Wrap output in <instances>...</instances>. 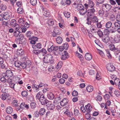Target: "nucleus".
<instances>
[{
    "label": "nucleus",
    "instance_id": "nucleus-1",
    "mask_svg": "<svg viewBox=\"0 0 120 120\" xmlns=\"http://www.w3.org/2000/svg\"><path fill=\"white\" fill-rule=\"evenodd\" d=\"M11 16L9 12H6L0 14V21L4 19L7 20L10 19Z\"/></svg>",
    "mask_w": 120,
    "mask_h": 120
},
{
    "label": "nucleus",
    "instance_id": "nucleus-2",
    "mask_svg": "<svg viewBox=\"0 0 120 120\" xmlns=\"http://www.w3.org/2000/svg\"><path fill=\"white\" fill-rule=\"evenodd\" d=\"M43 61L46 64L50 62L52 63L54 62L52 60V56L51 55L47 54L45 55Z\"/></svg>",
    "mask_w": 120,
    "mask_h": 120
},
{
    "label": "nucleus",
    "instance_id": "nucleus-3",
    "mask_svg": "<svg viewBox=\"0 0 120 120\" xmlns=\"http://www.w3.org/2000/svg\"><path fill=\"white\" fill-rule=\"evenodd\" d=\"M13 73L11 70H7L5 73L2 74V76L4 77L7 76V77H12L13 75Z\"/></svg>",
    "mask_w": 120,
    "mask_h": 120
},
{
    "label": "nucleus",
    "instance_id": "nucleus-4",
    "mask_svg": "<svg viewBox=\"0 0 120 120\" xmlns=\"http://www.w3.org/2000/svg\"><path fill=\"white\" fill-rule=\"evenodd\" d=\"M94 4L93 0H88L87 3L85 4L84 5L86 8H88V7L92 8L94 7Z\"/></svg>",
    "mask_w": 120,
    "mask_h": 120
},
{
    "label": "nucleus",
    "instance_id": "nucleus-5",
    "mask_svg": "<svg viewBox=\"0 0 120 120\" xmlns=\"http://www.w3.org/2000/svg\"><path fill=\"white\" fill-rule=\"evenodd\" d=\"M102 9L106 11H109L111 8L112 6L110 4L106 3L103 4L102 5Z\"/></svg>",
    "mask_w": 120,
    "mask_h": 120
},
{
    "label": "nucleus",
    "instance_id": "nucleus-6",
    "mask_svg": "<svg viewBox=\"0 0 120 120\" xmlns=\"http://www.w3.org/2000/svg\"><path fill=\"white\" fill-rule=\"evenodd\" d=\"M39 101L42 105H46L49 101L46 99L43 95H41V97Z\"/></svg>",
    "mask_w": 120,
    "mask_h": 120
},
{
    "label": "nucleus",
    "instance_id": "nucleus-7",
    "mask_svg": "<svg viewBox=\"0 0 120 120\" xmlns=\"http://www.w3.org/2000/svg\"><path fill=\"white\" fill-rule=\"evenodd\" d=\"M95 11V10L94 8L89 9L87 11V16L88 17H90L93 16L94 15Z\"/></svg>",
    "mask_w": 120,
    "mask_h": 120
},
{
    "label": "nucleus",
    "instance_id": "nucleus-8",
    "mask_svg": "<svg viewBox=\"0 0 120 120\" xmlns=\"http://www.w3.org/2000/svg\"><path fill=\"white\" fill-rule=\"evenodd\" d=\"M106 68L108 71H112L115 70V67L113 66L112 64L109 63L107 65Z\"/></svg>",
    "mask_w": 120,
    "mask_h": 120
},
{
    "label": "nucleus",
    "instance_id": "nucleus-9",
    "mask_svg": "<svg viewBox=\"0 0 120 120\" xmlns=\"http://www.w3.org/2000/svg\"><path fill=\"white\" fill-rule=\"evenodd\" d=\"M69 57V56L68 54L66 51H64L61 56L62 60H64L67 59Z\"/></svg>",
    "mask_w": 120,
    "mask_h": 120
},
{
    "label": "nucleus",
    "instance_id": "nucleus-10",
    "mask_svg": "<svg viewBox=\"0 0 120 120\" xmlns=\"http://www.w3.org/2000/svg\"><path fill=\"white\" fill-rule=\"evenodd\" d=\"M59 48L58 46H55L53 45L47 49V51L49 52H52L54 51L57 50Z\"/></svg>",
    "mask_w": 120,
    "mask_h": 120
},
{
    "label": "nucleus",
    "instance_id": "nucleus-11",
    "mask_svg": "<svg viewBox=\"0 0 120 120\" xmlns=\"http://www.w3.org/2000/svg\"><path fill=\"white\" fill-rule=\"evenodd\" d=\"M47 108L48 110H52L55 107V106L53 104H52L49 101L46 105Z\"/></svg>",
    "mask_w": 120,
    "mask_h": 120
},
{
    "label": "nucleus",
    "instance_id": "nucleus-12",
    "mask_svg": "<svg viewBox=\"0 0 120 120\" xmlns=\"http://www.w3.org/2000/svg\"><path fill=\"white\" fill-rule=\"evenodd\" d=\"M114 43H117L120 42V35L117 34L116 35L114 38Z\"/></svg>",
    "mask_w": 120,
    "mask_h": 120
},
{
    "label": "nucleus",
    "instance_id": "nucleus-13",
    "mask_svg": "<svg viewBox=\"0 0 120 120\" xmlns=\"http://www.w3.org/2000/svg\"><path fill=\"white\" fill-rule=\"evenodd\" d=\"M102 39L104 42L107 43L109 41V38L108 35H105L102 37Z\"/></svg>",
    "mask_w": 120,
    "mask_h": 120
},
{
    "label": "nucleus",
    "instance_id": "nucleus-14",
    "mask_svg": "<svg viewBox=\"0 0 120 120\" xmlns=\"http://www.w3.org/2000/svg\"><path fill=\"white\" fill-rule=\"evenodd\" d=\"M68 100L66 98L63 99L60 102L61 105L62 106H65L68 104Z\"/></svg>",
    "mask_w": 120,
    "mask_h": 120
},
{
    "label": "nucleus",
    "instance_id": "nucleus-15",
    "mask_svg": "<svg viewBox=\"0 0 120 120\" xmlns=\"http://www.w3.org/2000/svg\"><path fill=\"white\" fill-rule=\"evenodd\" d=\"M86 112L87 114H89L90 111L92 109V107L89 104H88L85 106Z\"/></svg>",
    "mask_w": 120,
    "mask_h": 120
},
{
    "label": "nucleus",
    "instance_id": "nucleus-16",
    "mask_svg": "<svg viewBox=\"0 0 120 120\" xmlns=\"http://www.w3.org/2000/svg\"><path fill=\"white\" fill-rule=\"evenodd\" d=\"M47 96L48 98L50 100L53 99L54 97L53 94L51 92H49L48 93Z\"/></svg>",
    "mask_w": 120,
    "mask_h": 120
},
{
    "label": "nucleus",
    "instance_id": "nucleus-17",
    "mask_svg": "<svg viewBox=\"0 0 120 120\" xmlns=\"http://www.w3.org/2000/svg\"><path fill=\"white\" fill-rule=\"evenodd\" d=\"M42 45L40 43L37 44L36 45H32V48L34 49L38 48L40 49L42 48Z\"/></svg>",
    "mask_w": 120,
    "mask_h": 120
},
{
    "label": "nucleus",
    "instance_id": "nucleus-18",
    "mask_svg": "<svg viewBox=\"0 0 120 120\" xmlns=\"http://www.w3.org/2000/svg\"><path fill=\"white\" fill-rule=\"evenodd\" d=\"M85 59L87 60H90L92 58L91 54L88 53H87L85 54Z\"/></svg>",
    "mask_w": 120,
    "mask_h": 120
},
{
    "label": "nucleus",
    "instance_id": "nucleus-19",
    "mask_svg": "<svg viewBox=\"0 0 120 120\" xmlns=\"http://www.w3.org/2000/svg\"><path fill=\"white\" fill-rule=\"evenodd\" d=\"M112 51L113 52L114 54L116 57H117L119 55V54L120 53V50L119 49L116 48Z\"/></svg>",
    "mask_w": 120,
    "mask_h": 120
},
{
    "label": "nucleus",
    "instance_id": "nucleus-20",
    "mask_svg": "<svg viewBox=\"0 0 120 120\" xmlns=\"http://www.w3.org/2000/svg\"><path fill=\"white\" fill-rule=\"evenodd\" d=\"M45 110L44 108H41L39 110V114L41 116H43L45 113Z\"/></svg>",
    "mask_w": 120,
    "mask_h": 120
},
{
    "label": "nucleus",
    "instance_id": "nucleus-21",
    "mask_svg": "<svg viewBox=\"0 0 120 120\" xmlns=\"http://www.w3.org/2000/svg\"><path fill=\"white\" fill-rule=\"evenodd\" d=\"M40 54L44 56L47 53V51L46 49H44L43 48L41 50H39Z\"/></svg>",
    "mask_w": 120,
    "mask_h": 120
},
{
    "label": "nucleus",
    "instance_id": "nucleus-22",
    "mask_svg": "<svg viewBox=\"0 0 120 120\" xmlns=\"http://www.w3.org/2000/svg\"><path fill=\"white\" fill-rule=\"evenodd\" d=\"M104 0H96V6L98 7H99L100 4H102L104 3Z\"/></svg>",
    "mask_w": 120,
    "mask_h": 120
},
{
    "label": "nucleus",
    "instance_id": "nucleus-23",
    "mask_svg": "<svg viewBox=\"0 0 120 120\" xmlns=\"http://www.w3.org/2000/svg\"><path fill=\"white\" fill-rule=\"evenodd\" d=\"M6 112L8 114H11L13 112V110L12 108L10 106L8 107L6 109Z\"/></svg>",
    "mask_w": 120,
    "mask_h": 120
},
{
    "label": "nucleus",
    "instance_id": "nucleus-24",
    "mask_svg": "<svg viewBox=\"0 0 120 120\" xmlns=\"http://www.w3.org/2000/svg\"><path fill=\"white\" fill-rule=\"evenodd\" d=\"M87 11V9L85 8H83L81 10H80L79 13L81 15H83L85 14Z\"/></svg>",
    "mask_w": 120,
    "mask_h": 120
},
{
    "label": "nucleus",
    "instance_id": "nucleus-25",
    "mask_svg": "<svg viewBox=\"0 0 120 120\" xmlns=\"http://www.w3.org/2000/svg\"><path fill=\"white\" fill-rule=\"evenodd\" d=\"M56 41L58 44H60L62 43L63 40L61 37H58L56 39Z\"/></svg>",
    "mask_w": 120,
    "mask_h": 120
},
{
    "label": "nucleus",
    "instance_id": "nucleus-26",
    "mask_svg": "<svg viewBox=\"0 0 120 120\" xmlns=\"http://www.w3.org/2000/svg\"><path fill=\"white\" fill-rule=\"evenodd\" d=\"M18 21L19 23L21 25V26H22L24 24L25 21L22 18H21L19 19Z\"/></svg>",
    "mask_w": 120,
    "mask_h": 120
},
{
    "label": "nucleus",
    "instance_id": "nucleus-27",
    "mask_svg": "<svg viewBox=\"0 0 120 120\" xmlns=\"http://www.w3.org/2000/svg\"><path fill=\"white\" fill-rule=\"evenodd\" d=\"M112 23L110 21H109L106 23L105 26L107 28H110L112 27Z\"/></svg>",
    "mask_w": 120,
    "mask_h": 120
},
{
    "label": "nucleus",
    "instance_id": "nucleus-28",
    "mask_svg": "<svg viewBox=\"0 0 120 120\" xmlns=\"http://www.w3.org/2000/svg\"><path fill=\"white\" fill-rule=\"evenodd\" d=\"M11 24L12 27H14L15 25L17 24L15 20L14 19H12L11 21Z\"/></svg>",
    "mask_w": 120,
    "mask_h": 120
},
{
    "label": "nucleus",
    "instance_id": "nucleus-29",
    "mask_svg": "<svg viewBox=\"0 0 120 120\" xmlns=\"http://www.w3.org/2000/svg\"><path fill=\"white\" fill-rule=\"evenodd\" d=\"M32 34L30 31L27 32L26 34V36L28 38H29V40L30 39V38H31L32 36Z\"/></svg>",
    "mask_w": 120,
    "mask_h": 120
},
{
    "label": "nucleus",
    "instance_id": "nucleus-30",
    "mask_svg": "<svg viewBox=\"0 0 120 120\" xmlns=\"http://www.w3.org/2000/svg\"><path fill=\"white\" fill-rule=\"evenodd\" d=\"M115 77L114 79L115 80L114 81V83L116 85H118L120 83V79L116 78V77L115 76Z\"/></svg>",
    "mask_w": 120,
    "mask_h": 120
},
{
    "label": "nucleus",
    "instance_id": "nucleus-31",
    "mask_svg": "<svg viewBox=\"0 0 120 120\" xmlns=\"http://www.w3.org/2000/svg\"><path fill=\"white\" fill-rule=\"evenodd\" d=\"M77 10L79 11L84 8L82 5L81 4H78L77 5Z\"/></svg>",
    "mask_w": 120,
    "mask_h": 120
},
{
    "label": "nucleus",
    "instance_id": "nucleus-32",
    "mask_svg": "<svg viewBox=\"0 0 120 120\" xmlns=\"http://www.w3.org/2000/svg\"><path fill=\"white\" fill-rule=\"evenodd\" d=\"M17 51L18 53L20 55H22L24 53V52L22 49H18Z\"/></svg>",
    "mask_w": 120,
    "mask_h": 120
},
{
    "label": "nucleus",
    "instance_id": "nucleus-33",
    "mask_svg": "<svg viewBox=\"0 0 120 120\" xmlns=\"http://www.w3.org/2000/svg\"><path fill=\"white\" fill-rule=\"evenodd\" d=\"M110 50L112 51L114 50L116 48L115 47V45L113 44H110L109 45Z\"/></svg>",
    "mask_w": 120,
    "mask_h": 120
},
{
    "label": "nucleus",
    "instance_id": "nucleus-34",
    "mask_svg": "<svg viewBox=\"0 0 120 120\" xmlns=\"http://www.w3.org/2000/svg\"><path fill=\"white\" fill-rule=\"evenodd\" d=\"M32 87L34 89L36 90L39 89L38 85L35 84H33L32 85Z\"/></svg>",
    "mask_w": 120,
    "mask_h": 120
},
{
    "label": "nucleus",
    "instance_id": "nucleus-35",
    "mask_svg": "<svg viewBox=\"0 0 120 120\" xmlns=\"http://www.w3.org/2000/svg\"><path fill=\"white\" fill-rule=\"evenodd\" d=\"M23 9L21 7L18 8L17 10L18 12L20 14H22L23 12Z\"/></svg>",
    "mask_w": 120,
    "mask_h": 120
},
{
    "label": "nucleus",
    "instance_id": "nucleus-36",
    "mask_svg": "<svg viewBox=\"0 0 120 120\" xmlns=\"http://www.w3.org/2000/svg\"><path fill=\"white\" fill-rule=\"evenodd\" d=\"M30 1L31 4L33 6L36 5L37 3V0H30Z\"/></svg>",
    "mask_w": 120,
    "mask_h": 120
},
{
    "label": "nucleus",
    "instance_id": "nucleus-37",
    "mask_svg": "<svg viewBox=\"0 0 120 120\" xmlns=\"http://www.w3.org/2000/svg\"><path fill=\"white\" fill-rule=\"evenodd\" d=\"M63 65V62L61 61H60L58 63L57 65V69H60L62 67Z\"/></svg>",
    "mask_w": 120,
    "mask_h": 120
},
{
    "label": "nucleus",
    "instance_id": "nucleus-38",
    "mask_svg": "<svg viewBox=\"0 0 120 120\" xmlns=\"http://www.w3.org/2000/svg\"><path fill=\"white\" fill-rule=\"evenodd\" d=\"M30 26L29 24L26 21L25 22V23H24L23 25H22V26L24 27V28H27L29 27Z\"/></svg>",
    "mask_w": 120,
    "mask_h": 120
},
{
    "label": "nucleus",
    "instance_id": "nucleus-39",
    "mask_svg": "<svg viewBox=\"0 0 120 120\" xmlns=\"http://www.w3.org/2000/svg\"><path fill=\"white\" fill-rule=\"evenodd\" d=\"M22 95L24 97H26L28 95V92L25 90L23 91L21 93Z\"/></svg>",
    "mask_w": 120,
    "mask_h": 120
},
{
    "label": "nucleus",
    "instance_id": "nucleus-40",
    "mask_svg": "<svg viewBox=\"0 0 120 120\" xmlns=\"http://www.w3.org/2000/svg\"><path fill=\"white\" fill-rule=\"evenodd\" d=\"M48 24L51 26H52L54 24V22L53 20L52 19H50L48 20Z\"/></svg>",
    "mask_w": 120,
    "mask_h": 120
},
{
    "label": "nucleus",
    "instance_id": "nucleus-41",
    "mask_svg": "<svg viewBox=\"0 0 120 120\" xmlns=\"http://www.w3.org/2000/svg\"><path fill=\"white\" fill-rule=\"evenodd\" d=\"M64 49L66 50H67L69 47V45L66 42L63 44V46Z\"/></svg>",
    "mask_w": 120,
    "mask_h": 120
},
{
    "label": "nucleus",
    "instance_id": "nucleus-42",
    "mask_svg": "<svg viewBox=\"0 0 120 120\" xmlns=\"http://www.w3.org/2000/svg\"><path fill=\"white\" fill-rule=\"evenodd\" d=\"M103 10L102 9V10H101L99 11V14L101 16H103L104 14L105 11Z\"/></svg>",
    "mask_w": 120,
    "mask_h": 120
},
{
    "label": "nucleus",
    "instance_id": "nucleus-43",
    "mask_svg": "<svg viewBox=\"0 0 120 120\" xmlns=\"http://www.w3.org/2000/svg\"><path fill=\"white\" fill-rule=\"evenodd\" d=\"M6 66L7 64L6 63H4L3 62V63L2 64H0V67L2 69L6 68Z\"/></svg>",
    "mask_w": 120,
    "mask_h": 120
},
{
    "label": "nucleus",
    "instance_id": "nucleus-44",
    "mask_svg": "<svg viewBox=\"0 0 120 120\" xmlns=\"http://www.w3.org/2000/svg\"><path fill=\"white\" fill-rule=\"evenodd\" d=\"M20 63V62L18 61H15L14 63L15 66L16 67L19 68L21 66V64Z\"/></svg>",
    "mask_w": 120,
    "mask_h": 120
},
{
    "label": "nucleus",
    "instance_id": "nucleus-45",
    "mask_svg": "<svg viewBox=\"0 0 120 120\" xmlns=\"http://www.w3.org/2000/svg\"><path fill=\"white\" fill-rule=\"evenodd\" d=\"M98 34L99 35V36L100 37H102L103 36V34L102 32L100 30H99L98 32Z\"/></svg>",
    "mask_w": 120,
    "mask_h": 120
},
{
    "label": "nucleus",
    "instance_id": "nucleus-46",
    "mask_svg": "<svg viewBox=\"0 0 120 120\" xmlns=\"http://www.w3.org/2000/svg\"><path fill=\"white\" fill-rule=\"evenodd\" d=\"M36 104L35 103L32 102L30 104L31 107L32 109H34L36 107Z\"/></svg>",
    "mask_w": 120,
    "mask_h": 120
},
{
    "label": "nucleus",
    "instance_id": "nucleus-47",
    "mask_svg": "<svg viewBox=\"0 0 120 120\" xmlns=\"http://www.w3.org/2000/svg\"><path fill=\"white\" fill-rule=\"evenodd\" d=\"M11 104L13 106H17L18 105L17 101L16 100H14L12 102Z\"/></svg>",
    "mask_w": 120,
    "mask_h": 120
},
{
    "label": "nucleus",
    "instance_id": "nucleus-48",
    "mask_svg": "<svg viewBox=\"0 0 120 120\" xmlns=\"http://www.w3.org/2000/svg\"><path fill=\"white\" fill-rule=\"evenodd\" d=\"M19 34V32L18 31H15L14 33V36L17 38Z\"/></svg>",
    "mask_w": 120,
    "mask_h": 120
},
{
    "label": "nucleus",
    "instance_id": "nucleus-49",
    "mask_svg": "<svg viewBox=\"0 0 120 120\" xmlns=\"http://www.w3.org/2000/svg\"><path fill=\"white\" fill-rule=\"evenodd\" d=\"M74 114L75 116H78L79 114H80L79 112V110L77 109H74Z\"/></svg>",
    "mask_w": 120,
    "mask_h": 120
},
{
    "label": "nucleus",
    "instance_id": "nucleus-50",
    "mask_svg": "<svg viewBox=\"0 0 120 120\" xmlns=\"http://www.w3.org/2000/svg\"><path fill=\"white\" fill-rule=\"evenodd\" d=\"M33 54L36 55L40 54L39 50H33Z\"/></svg>",
    "mask_w": 120,
    "mask_h": 120
},
{
    "label": "nucleus",
    "instance_id": "nucleus-51",
    "mask_svg": "<svg viewBox=\"0 0 120 120\" xmlns=\"http://www.w3.org/2000/svg\"><path fill=\"white\" fill-rule=\"evenodd\" d=\"M76 55L80 59L81 61H82L83 60V58L82 56L79 53H76Z\"/></svg>",
    "mask_w": 120,
    "mask_h": 120
},
{
    "label": "nucleus",
    "instance_id": "nucleus-52",
    "mask_svg": "<svg viewBox=\"0 0 120 120\" xmlns=\"http://www.w3.org/2000/svg\"><path fill=\"white\" fill-rule=\"evenodd\" d=\"M106 53H107V55L108 57L109 58H111V55L110 53V52L109 50H106Z\"/></svg>",
    "mask_w": 120,
    "mask_h": 120
},
{
    "label": "nucleus",
    "instance_id": "nucleus-53",
    "mask_svg": "<svg viewBox=\"0 0 120 120\" xmlns=\"http://www.w3.org/2000/svg\"><path fill=\"white\" fill-rule=\"evenodd\" d=\"M114 94L116 97H118L120 95V93L118 90H115L114 92Z\"/></svg>",
    "mask_w": 120,
    "mask_h": 120
},
{
    "label": "nucleus",
    "instance_id": "nucleus-54",
    "mask_svg": "<svg viewBox=\"0 0 120 120\" xmlns=\"http://www.w3.org/2000/svg\"><path fill=\"white\" fill-rule=\"evenodd\" d=\"M77 75L80 76H84V74L81 71H78L77 73Z\"/></svg>",
    "mask_w": 120,
    "mask_h": 120
},
{
    "label": "nucleus",
    "instance_id": "nucleus-55",
    "mask_svg": "<svg viewBox=\"0 0 120 120\" xmlns=\"http://www.w3.org/2000/svg\"><path fill=\"white\" fill-rule=\"evenodd\" d=\"M27 65L25 62L21 64V66L23 69H25Z\"/></svg>",
    "mask_w": 120,
    "mask_h": 120
},
{
    "label": "nucleus",
    "instance_id": "nucleus-56",
    "mask_svg": "<svg viewBox=\"0 0 120 120\" xmlns=\"http://www.w3.org/2000/svg\"><path fill=\"white\" fill-rule=\"evenodd\" d=\"M24 38V36L23 35L21 34H19L17 39H18L22 40Z\"/></svg>",
    "mask_w": 120,
    "mask_h": 120
},
{
    "label": "nucleus",
    "instance_id": "nucleus-57",
    "mask_svg": "<svg viewBox=\"0 0 120 120\" xmlns=\"http://www.w3.org/2000/svg\"><path fill=\"white\" fill-rule=\"evenodd\" d=\"M109 31L108 29H105L104 30V33L105 35H108L109 34Z\"/></svg>",
    "mask_w": 120,
    "mask_h": 120
},
{
    "label": "nucleus",
    "instance_id": "nucleus-58",
    "mask_svg": "<svg viewBox=\"0 0 120 120\" xmlns=\"http://www.w3.org/2000/svg\"><path fill=\"white\" fill-rule=\"evenodd\" d=\"M95 99L97 101H101L102 99V97L100 96H98L97 97L95 98Z\"/></svg>",
    "mask_w": 120,
    "mask_h": 120
},
{
    "label": "nucleus",
    "instance_id": "nucleus-59",
    "mask_svg": "<svg viewBox=\"0 0 120 120\" xmlns=\"http://www.w3.org/2000/svg\"><path fill=\"white\" fill-rule=\"evenodd\" d=\"M1 9L2 11H4L5 10L6 8L7 7L6 5L3 4H1Z\"/></svg>",
    "mask_w": 120,
    "mask_h": 120
},
{
    "label": "nucleus",
    "instance_id": "nucleus-60",
    "mask_svg": "<svg viewBox=\"0 0 120 120\" xmlns=\"http://www.w3.org/2000/svg\"><path fill=\"white\" fill-rule=\"evenodd\" d=\"M78 94V92L76 90H73L72 93V95L74 96H77Z\"/></svg>",
    "mask_w": 120,
    "mask_h": 120
},
{
    "label": "nucleus",
    "instance_id": "nucleus-61",
    "mask_svg": "<svg viewBox=\"0 0 120 120\" xmlns=\"http://www.w3.org/2000/svg\"><path fill=\"white\" fill-rule=\"evenodd\" d=\"M92 20L94 22H98V19L96 17L94 16L92 18Z\"/></svg>",
    "mask_w": 120,
    "mask_h": 120
},
{
    "label": "nucleus",
    "instance_id": "nucleus-62",
    "mask_svg": "<svg viewBox=\"0 0 120 120\" xmlns=\"http://www.w3.org/2000/svg\"><path fill=\"white\" fill-rule=\"evenodd\" d=\"M86 90H93V87L92 86L90 85H88L86 87Z\"/></svg>",
    "mask_w": 120,
    "mask_h": 120
},
{
    "label": "nucleus",
    "instance_id": "nucleus-63",
    "mask_svg": "<svg viewBox=\"0 0 120 120\" xmlns=\"http://www.w3.org/2000/svg\"><path fill=\"white\" fill-rule=\"evenodd\" d=\"M114 25L115 26L116 28H118V27H120V23H119L118 22H115Z\"/></svg>",
    "mask_w": 120,
    "mask_h": 120
},
{
    "label": "nucleus",
    "instance_id": "nucleus-64",
    "mask_svg": "<svg viewBox=\"0 0 120 120\" xmlns=\"http://www.w3.org/2000/svg\"><path fill=\"white\" fill-rule=\"evenodd\" d=\"M116 21L118 22H120V15L118 14L116 16Z\"/></svg>",
    "mask_w": 120,
    "mask_h": 120
}]
</instances>
